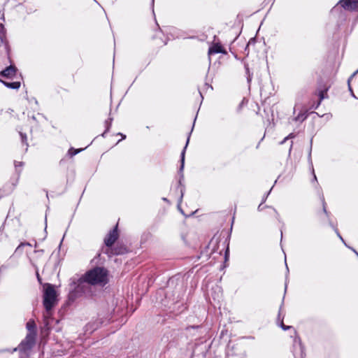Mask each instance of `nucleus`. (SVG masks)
I'll return each instance as SVG.
<instances>
[{
	"label": "nucleus",
	"instance_id": "obj_51",
	"mask_svg": "<svg viewBox=\"0 0 358 358\" xmlns=\"http://www.w3.org/2000/svg\"><path fill=\"white\" fill-rule=\"evenodd\" d=\"M285 290L287 289V284H285Z\"/></svg>",
	"mask_w": 358,
	"mask_h": 358
},
{
	"label": "nucleus",
	"instance_id": "obj_26",
	"mask_svg": "<svg viewBox=\"0 0 358 358\" xmlns=\"http://www.w3.org/2000/svg\"><path fill=\"white\" fill-rule=\"evenodd\" d=\"M322 202L323 211L327 215V216H329V213L326 208V202L324 201V198L323 195L322 196Z\"/></svg>",
	"mask_w": 358,
	"mask_h": 358
},
{
	"label": "nucleus",
	"instance_id": "obj_31",
	"mask_svg": "<svg viewBox=\"0 0 358 358\" xmlns=\"http://www.w3.org/2000/svg\"><path fill=\"white\" fill-rule=\"evenodd\" d=\"M296 136V134L294 133L289 134L287 136L285 137V140L294 138Z\"/></svg>",
	"mask_w": 358,
	"mask_h": 358
},
{
	"label": "nucleus",
	"instance_id": "obj_22",
	"mask_svg": "<svg viewBox=\"0 0 358 358\" xmlns=\"http://www.w3.org/2000/svg\"><path fill=\"white\" fill-rule=\"evenodd\" d=\"M358 73V69H357V71H355V73L351 76V77H350V78L348 79V87H349V91H350V93H351L352 96L353 97H355V98H356V96H355V95L354 94V93H353V92H352V87H351V86H350V82L351 78H352L353 76H355V74H356V73Z\"/></svg>",
	"mask_w": 358,
	"mask_h": 358
},
{
	"label": "nucleus",
	"instance_id": "obj_41",
	"mask_svg": "<svg viewBox=\"0 0 358 358\" xmlns=\"http://www.w3.org/2000/svg\"><path fill=\"white\" fill-rule=\"evenodd\" d=\"M250 80H251V77H250V75H248V81L250 82Z\"/></svg>",
	"mask_w": 358,
	"mask_h": 358
},
{
	"label": "nucleus",
	"instance_id": "obj_27",
	"mask_svg": "<svg viewBox=\"0 0 358 358\" xmlns=\"http://www.w3.org/2000/svg\"><path fill=\"white\" fill-rule=\"evenodd\" d=\"M330 225L331 227L334 229V231L336 232V235L338 236V237L341 239V240H343V237L341 236V235L340 234L338 229L330 222Z\"/></svg>",
	"mask_w": 358,
	"mask_h": 358
},
{
	"label": "nucleus",
	"instance_id": "obj_36",
	"mask_svg": "<svg viewBox=\"0 0 358 358\" xmlns=\"http://www.w3.org/2000/svg\"><path fill=\"white\" fill-rule=\"evenodd\" d=\"M254 41V39H252V38L250 40V41H249V42H248V43L247 44V46H246V48H245V50H247L248 47V46H249V45L251 43V42H252V41Z\"/></svg>",
	"mask_w": 358,
	"mask_h": 358
},
{
	"label": "nucleus",
	"instance_id": "obj_21",
	"mask_svg": "<svg viewBox=\"0 0 358 358\" xmlns=\"http://www.w3.org/2000/svg\"><path fill=\"white\" fill-rule=\"evenodd\" d=\"M358 73V69H357V71H355V73L351 76V77H350V78L348 79V87H349V91H350V93H351L352 96L353 97H355V98H356V96H355V95L354 94V93H353V92H352V87H351V86H350V82L351 78H352L353 76H355V74H356V73Z\"/></svg>",
	"mask_w": 358,
	"mask_h": 358
},
{
	"label": "nucleus",
	"instance_id": "obj_28",
	"mask_svg": "<svg viewBox=\"0 0 358 358\" xmlns=\"http://www.w3.org/2000/svg\"><path fill=\"white\" fill-rule=\"evenodd\" d=\"M280 327L283 329V330H287V329H292L293 331L295 330L292 326H286L284 324V323L282 322L281 324H280Z\"/></svg>",
	"mask_w": 358,
	"mask_h": 358
},
{
	"label": "nucleus",
	"instance_id": "obj_18",
	"mask_svg": "<svg viewBox=\"0 0 358 358\" xmlns=\"http://www.w3.org/2000/svg\"><path fill=\"white\" fill-rule=\"evenodd\" d=\"M19 134H20V138H21L22 143H24L27 147L28 146V143H27V135L25 134L22 133V131H20Z\"/></svg>",
	"mask_w": 358,
	"mask_h": 358
},
{
	"label": "nucleus",
	"instance_id": "obj_40",
	"mask_svg": "<svg viewBox=\"0 0 358 358\" xmlns=\"http://www.w3.org/2000/svg\"><path fill=\"white\" fill-rule=\"evenodd\" d=\"M341 241L344 243V245H345L346 247H348V248L349 247V246L346 244V243L345 242V241H344V239H343V240H341Z\"/></svg>",
	"mask_w": 358,
	"mask_h": 358
},
{
	"label": "nucleus",
	"instance_id": "obj_42",
	"mask_svg": "<svg viewBox=\"0 0 358 358\" xmlns=\"http://www.w3.org/2000/svg\"><path fill=\"white\" fill-rule=\"evenodd\" d=\"M287 140H285V138L280 142V144H283L285 143V142Z\"/></svg>",
	"mask_w": 358,
	"mask_h": 358
},
{
	"label": "nucleus",
	"instance_id": "obj_24",
	"mask_svg": "<svg viewBox=\"0 0 358 358\" xmlns=\"http://www.w3.org/2000/svg\"><path fill=\"white\" fill-rule=\"evenodd\" d=\"M24 247V244L21 243L15 249V254H22V248Z\"/></svg>",
	"mask_w": 358,
	"mask_h": 358
},
{
	"label": "nucleus",
	"instance_id": "obj_39",
	"mask_svg": "<svg viewBox=\"0 0 358 358\" xmlns=\"http://www.w3.org/2000/svg\"><path fill=\"white\" fill-rule=\"evenodd\" d=\"M292 145H293V142L292 141L291 142V146H290V148H289V153L291 152V150H292Z\"/></svg>",
	"mask_w": 358,
	"mask_h": 358
},
{
	"label": "nucleus",
	"instance_id": "obj_17",
	"mask_svg": "<svg viewBox=\"0 0 358 358\" xmlns=\"http://www.w3.org/2000/svg\"><path fill=\"white\" fill-rule=\"evenodd\" d=\"M14 164H15V167L16 171L17 172V180H16V183H17L18 182V180H19V178H20V171H18L17 169H18V167L23 166L24 163L22 162H16V161H15Z\"/></svg>",
	"mask_w": 358,
	"mask_h": 358
},
{
	"label": "nucleus",
	"instance_id": "obj_16",
	"mask_svg": "<svg viewBox=\"0 0 358 358\" xmlns=\"http://www.w3.org/2000/svg\"><path fill=\"white\" fill-rule=\"evenodd\" d=\"M311 150H312V141H310V151L308 153V161H309V163L310 164L311 166H313V163H312V159H311ZM312 173H313V181L317 182V177L315 174L313 167H312Z\"/></svg>",
	"mask_w": 358,
	"mask_h": 358
},
{
	"label": "nucleus",
	"instance_id": "obj_52",
	"mask_svg": "<svg viewBox=\"0 0 358 358\" xmlns=\"http://www.w3.org/2000/svg\"><path fill=\"white\" fill-rule=\"evenodd\" d=\"M280 310L279 311V313H278V316L280 317Z\"/></svg>",
	"mask_w": 358,
	"mask_h": 358
},
{
	"label": "nucleus",
	"instance_id": "obj_43",
	"mask_svg": "<svg viewBox=\"0 0 358 358\" xmlns=\"http://www.w3.org/2000/svg\"><path fill=\"white\" fill-rule=\"evenodd\" d=\"M228 251H229V249L227 248V251H226V253H225V258H226V259H227V257Z\"/></svg>",
	"mask_w": 358,
	"mask_h": 358
},
{
	"label": "nucleus",
	"instance_id": "obj_38",
	"mask_svg": "<svg viewBox=\"0 0 358 358\" xmlns=\"http://www.w3.org/2000/svg\"><path fill=\"white\" fill-rule=\"evenodd\" d=\"M285 266H286V268H287V272H289L288 266H287V262H286V257H285Z\"/></svg>",
	"mask_w": 358,
	"mask_h": 358
},
{
	"label": "nucleus",
	"instance_id": "obj_23",
	"mask_svg": "<svg viewBox=\"0 0 358 358\" xmlns=\"http://www.w3.org/2000/svg\"><path fill=\"white\" fill-rule=\"evenodd\" d=\"M81 150H83V149L76 150V149L71 148L69 150V154L71 156H74V155H77L78 153H79Z\"/></svg>",
	"mask_w": 358,
	"mask_h": 358
},
{
	"label": "nucleus",
	"instance_id": "obj_45",
	"mask_svg": "<svg viewBox=\"0 0 358 358\" xmlns=\"http://www.w3.org/2000/svg\"><path fill=\"white\" fill-rule=\"evenodd\" d=\"M31 118H32V120H36V117H35L34 115H33V116L31 117Z\"/></svg>",
	"mask_w": 358,
	"mask_h": 358
},
{
	"label": "nucleus",
	"instance_id": "obj_4",
	"mask_svg": "<svg viewBox=\"0 0 358 358\" xmlns=\"http://www.w3.org/2000/svg\"><path fill=\"white\" fill-rule=\"evenodd\" d=\"M196 119V117L194 119V122L192 130L189 133V135H188V137H187V141H186V144H185L183 150H182L181 155H180V166L179 171H178L179 175H180V179L178 180V185H179V186L180 187V194H181V195H180V199H179V203H180L182 201V197H183V195H184V193H185V185L182 184V180L184 179L183 169H184V166H185V151H186L187 147L189 141L190 135H191V133H192V131L193 130Z\"/></svg>",
	"mask_w": 358,
	"mask_h": 358
},
{
	"label": "nucleus",
	"instance_id": "obj_25",
	"mask_svg": "<svg viewBox=\"0 0 358 358\" xmlns=\"http://www.w3.org/2000/svg\"><path fill=\"white\" fill-rule=\"evenodd\" d=\"M327 90H327V89H326L325 90L320 91V92H319L318 96H319L320 99H319V101H318L322 102V101L325 98V96H324V94H326V93H327Z\"/></svg>",
	"mask_w": 358,
	"mask_h": 358
},
{
	"label": "nucleus",
	"instance_id": "obj_12",
	"mask_svg": "<svg viewBox=\"0 0 358 358\" xmlns=\"http://www.w3.org/2000/svg\"><path fill=\"white\" fill-rule=\"evenodd\" d=\"M0 83H3L4 86H6L8 88L13 89V90H17L20 87L21 83L20 81H15V82H6L5 80H3L0 78Z\"/></svg>",
	"mask_w": 358,
	"mask_h": 358
},
{
	"label": "nucleus",
	"instance_id": "obj_19",
	"mask_svg": "<svg viewBox=\"0 0 358 358\" xmlns=\"http://www.w3.org/2000/svg\"><path fill=\"white\" fill-rule=\"evenodd\" d=\"M101 251H102V252L106 254L108 257H111L114 254L113 252L112 249L110 248H110L106 247V249L102 248Z\"/></svg>",
	"mask_w": 358,
	"mask_h": 358
},
{
	"label": "nucleus",
	"instance_id": "obj_3",
	"mask_svg": "<svg viewBox=\"0 0 358 358\" xmlns=\"http://www.w3.org/2000/svg\"><path fill=\"white\" fill-rule=\"evenodd\" d=\"M57 303V293L52 285L48 284L44 291L43 306L47 312L51 310Z\"/></svg>",
	"mask_w": 358,
	"mask_h": 358
},
{
	"label": "nucleus",
	"instance_id": "obj_35",
	"mask_svg": "<svg viewBox=\"0 0 358 358\" xmlns=\"http://www.w3.org/2000/svg\"><path fill=\"white\" fill-rule=\"evenodd\" d=\"M348 248L352 250L356 254V255L358 257V252L354 248H352L351 247H348Z\"/></svg>",
	"mask_w": 358,
	"mask_h": 358
},
{
	"label": "nucleus",
	"instance_id": "obj_20",
	"mask_svg": "<svg viewBox=\"0 0 358 358\" xmlns=\"http://www.w3.org/2000/svg\"><path fill=\"white\" fill-rule=\"evenodd\" d=\"M358 73V69H357V71H355V73L351 76V77H350V78L348 79V87H349V91H350V93H351L352 96L353 97H355V98H356V96H355V95L354 94V93H353V92H352V87H351V86H350V82L351 78H352L353 76H355V74H356V73Z\"/></svg>",
	"mask_w": 358,
	"mask_h": 358
},
{
	"label": "nucleus",
	"instance_id": "obj_29",
	"mask_svg": "<svg viewBox=\"0 0 358 358\" xmlns=\"http://www.w3.org/2000/svg\"><path fill=\"white\" fill-rule=\"evenodd\" d=\"M272 189H273V187H271L270 189V190L263 196L262 200V202L263 203L266 201V200L267 197L268 196L269 194L271 193Z\"/></svg>",
	"mask_w": 358,
	"mask_h": 358
},
{
	"label": "nucleus",
	"instance_id": "obj_49",
	"mask_svg": "<svg viewBox=\"0 0 358 358\" xmlns=\"http://www.w3.org/2000/svg\"><path fill=\"white\" fill-rule=\"evenodd\" d=\"M200 93V96H201V98L203 99V96H202V94L201 92Z\"/></svg>",
	"mask_w": 358,
	"mask_h": 358
},
{
	"label": "nucleus",
	"instance_id": "obj_32",
	"mask_svg": "<svg viewBox=\"0 0 358 358\" xmlns=\"http://www.w3.org/2000/svg\"><path fill=\"white\" fill-rule=\"evenodd\" d=\"M321 102L320 101H317V103L315 104H313V106L311 107V108H315V109H317L320 105Z\"/></svg>",
	"mask_w": 358,
	"mask_h": 358
},
{
	"label": "nucleus",
	"instance_id": "obj_8",
	"mask_svg": "<svg viewBox=\"0 0 358 358\" xmlns=\"http://www.w3.org/2000/svg\"><path fill=\"white\" fill-rule=\"evenodd\" d=\"M2 46L6 53L8 59L10 61V48L6 38V31L3 24L0 23V47Z\"/></svg>",
	"mask_w": 358,
	"mask_h": 358
},
{
	"label": "nucleus",
	"instance_id": "obj_34",
	"mask_svg": "<svg viewBox=\"0 0 358 358\" xmlns=\"http://www.w3.org/2000/svg\"><path fill=\"white\" fill-rule=\"evenodd\" d=\"M117 135H120L121 136V138L122 139L121 140H123V139H125L126 138V135L122 134V133H117Z\"/></svg>",
	"mask_w": 358,
	"mask_h": 358
},
{
	"label": "nucleus",
	"instance_id": "obj_46",
	"mask_svg": "<svg viewBox=\"0 0 358 358\" xmlns=\"http://www.w3.org/2000/svg\"><path fill=\"white\" fill-rule=\"evenodd\" d=\"M296 107H297V105H296L295 107L294 108V112H295Z\"/></svg>",
	"mask_w": 358,
	"mask_h": 358
},
{
	"label": "nucleus",
	"instance_id": "obj_37",
	"mask_svg": "<svg viewBox=\"0 0 358 358\" xmlns=\"http://www.w3.org/2000/svg\"><path fill=\"white\" fill-rule=\"evenodd\" d=\"M23 243V244H24V246H25V245H27V246H31V243H28V242H24V243Z\"/></svg>",
	"mask_w": 358,
	"mask_h": 358
},
{
	"label": "nucleus",
	"instance_id": "obj_11",
	"mask_svg": "<svg viewBox=\"0 0 358 358\" xmlns=\"http://www.w3.org/2000/svg\"><path fill=\"white\" fill-rule=\"evenodd\" d=\"M308 116V110L306 108H303L299 113L296 116L293 120L295 122H303Z\"/></svg>",
	"mask_w": 358,
	"mask_h": 358
},
{
	"label": "nucleus",
	"instance_id": "obj_2",
	"mask_svg": "<svg viewBox=\"0 0 358 358\" xmlns=\"http://www.w3.org/2000/svg\"><path fill=\"white\" fill-rule=\"evenodd\" d=\"M73 285L74 288L69 292V298L70 300L74 301L76 299L83 295H91L92 285H89L87 281L84 280L83 275L76 281H73Z\"/></svg>",
	"mask_w": 358,
	"mask_h": 358
},
{
	"label": "nucleus",
	"instance_id": "obj_7",
	"mask_svg": "<svg viewBox=\"0 0 358 358\" xmlns=\"http://www.w3.org/2000/svg\"><path fill=\"white\" fill-rule=\"evenodd\" d=\"M294 338L293 339L292 353L294 358H305L304 347L301 338L297 336L296 330H294Z\"/></svg>",
	"mask_w": 358,
	"mask_h": 358
},
{
	"label": "nucleus",
	"instance_id": "obj_47",
	"mask_svg": "<svg viewBox=\"0 0 358 358\" xmlns=\"http://www.w3.org/2000/svg\"><path fill=\"white\" fill-rule=\"evenodd\" d=\"M246 71H247V73H249V69L246 68Z\"/></svg>",
	"mask_w": 358,
	"mask_h": 358
},
{
	"label": "nucleus",
	"instance_id": "obj_30",
	"mask_svg": "<svg viewBox=\"0 0 358 358\" xmlns=\"http://www.w3.org/2000/svg\"><path fill=\"white\" fill-rule=\"evenodd\" d=\"M265 208H269L268 206H263V203L261 202V203L259 205L258 208H257V210L259 211H262Z\"/></svg>",
	"mask_w": 358,
	"mask_h": 358
},
{
	"label": "nucleus",
	"instance_id": "obj_14",
	"mask_svg": "<svg viewBox=\"0 0 358 358\" xmlns=\"http://www.w3.org/2000/svg\"><path fill=\"white\" fill-rule=\"evenodd\" d=\"M224 52L223 48L220 44H215L213 46L209 48L208 54H217V53H222Z\"/></svg>",
	"mask_w": 358,
	"mask_h": 358
},
{
	"label": "nucleus",
	"instance_id": "obj_10",
	"mask_svg": "<svg viewBox=\"0 0 358 358\" xmlns=\"http://www.w3.org/2000/svg\"><path fill=\"white\" fill-rule=\"evenodd\" d=\"M17 71L15 66L10 64L0 72V75L4 78L12 79L15 77Z\"/></svg>",
	"mask_w": 358,
	"mask_h": 358
},
{
	"label": "nucleus",
	"instance_id": "obj_5",
	"mask_svg": "<svg viewBox=\"0 0 358 358\" xmlns=\"http://www.w3.org/2000/svg\"><path fill=\"white\" fill-rule=\"evenodd\" d=\"M341 8L350 11H358V0H340L338 4L331 10V14L336 15Z\"/></svg>",
	"mask_w": 358,
	"mask_h": 358
},
{
	"label": "nucleus",
	"instance_id": "obj_6",
	"mask_svg": "<svg viewBox=\"0 0 358 358\" xmlns=\"http://www.w3.org/2000/svg\"><path fill=\"white\" fill-rule=\"evenodd\" d=\"M36 343V336L33 333L27 334L25 338L23 339L19 344L17 348H15L14 351H20L26 353L27 351L31 350Z\"/></svg>",
	"mask_w": 358,
	"mask_h": 358
},
{
	"label": "nucleus",
	"instance_id": "obj_13",
	"mask_svg": "<svg viewBox=\"0 0 358 358\" xmlns=\"http://www.w3.org/2000/svg\"><path fill=\"white\" fill-rule=\"evenodd\" d=\"M26 327L28 330V334L33 333L35 334V336H36V326L35 324L34 320H30L27 322Z\"/></svg>",
	"mask_w": 358,
	"mask_h": 358
},
{
	"label": "nucleus",
	"instance_id": "obj_33",
	"mask_svg": "<svg viewBox=\"0 0 358 358\" xmlns=\"http://www.w3.org/2000/svg\"><path fill=\"white\" fill-rule=\"evenodd\" d=\"M272 208L273 213H275L276 218L278 219L280 217L279 213H278V211L276 210L275 208Z\"/></svg>",
	"mask_w": 358,
	"mask_h": 358
},
{
	"label": "nucleus",
	"instance_id": "obj_50",
	"mask_svg": "<svg viewBox=\"0 0 358 358\" xmlns=\"http://www.w3.org/2000/svg\"><path fill=\"white\" fill-rule=\"evenodd\" d=\"M163 200L164 201H167V199L166 198H163Z\"/></svg>",
	"mask_w": 358,
	"mask_h": 358
},
{
	"label": "nucleus",
	"instance_id": "obj_1",
	"mask_svg": "<svg viewBox=\"0 0 358 358\" xmlns=\"http://www.w3.org/2000/svg\"><path fill=\"white\" fill-rule=\"evenodd\" d=\"M84 280L89 285L105 286L108 282V271L101 266H96L83 275Z\"/></svg>",
	"mask_w": 358,
	"mask_h": 358
},
{
	"label": "nucleus",
	"instance_id": "obj_9",
	"mask_svg": "<svg viewBox=\"0 0 358 358\" xmlns=\"http://www.w3.org/2000/svg\"><path fill=\"white\" fill-rule=\"evenodd\" d=\"M117 225L111 229L104 238V243L106 247H111L118 238Z\"/></svg>",
	"mask_w": 358,
	"mask_h": 358
},
{
	"label": "nucleus",
	"instance_id": "obj_44",
	"mask_svg": "<svg viewBox=\"0 0 358 358\" xmlns=\"http://www.w3.org/2000/svg\"><path fill=\"white\" fill-rule=\"evenodd\" d=\"M242 358H247V355H246V354H245V353H244V354L243 355Z\"/></svg>",
	"mask_w": 358,
	"mask_h": 358
},
{
	"label": "nucleus",
	"instance_id": "obj_48",
	"mask_svg": "<svg viewBox=\"0 0 358 358\" xmlns=\"http://www.w3.org/2000/svg\"><path fill=\"white\" fill-rule=\"evenodd\" d=\"M154 1H155V0H152V5L154 4Z\"/></svg>",
	"mask_w": 358,
	"mask_h": 358
},
{
	"label": "nucleus",
	"instance_id": "obj_15",
	"mask_svg": "<svg viewBox=\"0 0 358 358\" xmlns=\"http://www.w3.org/2000/svg\"><path fill=\"white\" fill-rule=\"evenodd\" d=\"M113 120V117H109L108 120H106L105 121L106 129H105L104 132L101 134V136L103 137H105L106 134L109 131V130L111 127V125H112Z\"/></svg>",
	"mask_w": 358,
	"mask_h": 358
}]
</instances>
